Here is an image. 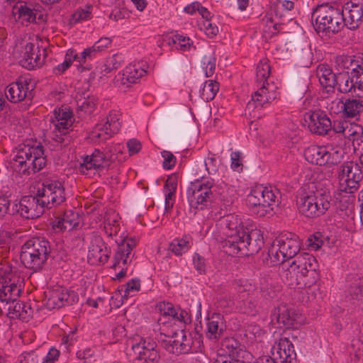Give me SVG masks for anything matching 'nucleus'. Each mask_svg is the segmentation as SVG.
<instances>
[{"instance_id":"20e7f679","label":"nucleus","mask_w":363,"mask_h":363,"mask_svg":"<svg viewBox=\"0 0 363 363\" xmlns=\"http://www.w3.org/2000/svg\"><path fill=\"white\" fill-rule=\"evenodd\" d=\"M279 203V191L272 186L263 185L252 187L246 198L249 209L259 216L272 214Z\"/></svg>"},{"instance_id":"7c9ffc66","label":"nucleus","mask_w":363,"mask_h":363,"mask_svg":"<svg viewBox=\"0 0 363 363\" xmlns=\"http://www.w3.org/2000/svg\"><path fill=\"white\" fill-rule=\"evenodd\" d=\"M80 223V217L78 213L69 210L65 211L62 216L56 218L53 222V228L56 230L70 231L76 228Z\"/></svg>"},{"instance_id":"ea45409f","label":"nucleus","mask_w":363,"mask_h":363,"mask_svg":"<svg viewBox=\"0 0 363 363\" xmlns=\"http://www.w3.org/2000/svg\"><path fill=\"white\" fill-rule=\"evenodd\" d=\"M177 187V180L176 176L169 177L164 186L165 196V210L170 211L174 203V194Z\"/></svg>"},{"instance_id":"4468645a","label":"nucleus","mask_w":363,"mask_h":363,"mask_svg":"<svg viewBox=\"0 0 363 363\" xmlns=\"http://www.w3.org/2000/svg\"><path fill=\"white\" fill-rule=\"evenodd\" d=\"M120 128V114L116 111H111L106 118L95 125L89 138L94 143H100L117 133Z\"/></svg>"},{"instance_id":"4d7b16f0","label":"nucleus","mask_w":363,"mask_h":363,"mask_svg":"<svg viewBox=\"0 0 363 363\" xmlns=\"http://www.w3.org/2000/svg\"><path fill=\"white\" fill-rule=\"evenodd\" d=\"M123 62V57L120 54L113 55L106 61V67L108 72L118 69Z\"/></svg>"},{"instance_id":"79ce46f5","label":"nucleus","mask_w":363,"mask_h":363,"mask_svg":"<svg viewBox=\"0 0 363 363\" xmlns=\"http://www.w3.org/2000/svg\"><path fill=\"white\" fill-rule=\"evenodd\" d=\"M305 159L310 163L323 166V145H311L304 151Z\"/></svg>"},{"instance_id":"dca6fc26","label":"nucleus","mask_w":363,"mask_h":363,"mask_svg":"<svg viewBox=\"0 0 363 363\" xmlns=\"http://www.w3.org/2000/svg\"><path fill=\"white\" fill-rule=\"evenodd\" d=\"M222 346L228 355L218 357L213 363H247L252 359V354L234 338L225 339Z\"/></svg>"},{"instance_id":"6e6d98bb","label":"nucleus","mask_w":363,"mask_h":363,"mask_svg":"<svg viewBox=\"0 0 363 363\" xmlns=\"http://www.w3.org/2000/svg\"><path fill=\"white\" fill-rule=\"evenodd\" d=\"M211 18H203L204 21L201 26V29L204 31L209 38L216 36L218 33V28L211 21Z\"/></svg>"},{"instance_id":"ddd939ff","label":"nucleus","mask_w":363,"mask_h":363,"mask_svg":"<svg viewBox=\"0 0 363 363\" xmlns=\"http://www.w3.org/2000/svg\"><path fill=\"white\" fill-rule=\"evenodd\" d=\"M35 194L41 198L42 204L47 207L60 205L65 201V187L57 180L46 181L38 185Z\"/></svg>"},{"instance_id":"b1692460","label":"nucleus","mask_w":363,"mask_h":363,"mask_svg":"<svg viewBox=\"0 0 363 363\" xmlns=\"http://www.w3.org/2000/svg\"><path fill=\"white\" fill-rule=\"evenodd\" d=\"M274 315L278 323L286 329H298L306 323V318L299 310L289 308L285 305L279 306L275 308Z\"/></svg>"},{"instance_id":"5701e85b","label":"nucleus","mask_w":363,"mask_h":363,"mask_svg":"<svg viewBox=\"0 0 363 363\" xmlns=\"http://www.w3.org/2000/svg\"><path fill=\"white\" fill-rule=\"evenodd\" d=\"M213 186V181L208 178H203L202 179H196L191 182L190 189L191 196H189V200L196 208L201 206H206L212 197L211 188Z\"/></svg>"},{"instance_id":"c756f323","label":"nucleus","mask_w":363,"mask_h":363,"mask_svg":"<svg viewBox=\"0 0 363 363\" xmlns=\"http://www.w3.org/2000/svg\"><path fill=\"white\" fill-rule=\"evenodd\" d=\"M50 121L53 124L55 131L57 130L60 133H65L72 124V112L69 108H55L53 111Z\"/></svg>"},{"instance_id":"49530a36","label":"nucleus","mask_w":363,"mask_h":363,"mask_svg":"<svg viewBox=\"0 0 363 363\" xmlns=\"http://www.w3.org/2000/svg\"><path fill=\"white\" fill-rule=\"evenodd\" d=\"M271 73V67L269 60L263 58L259 60L256 67V77L257 81L267 82Z\"/></svg>"},{"instance_id":"58836bf2","label":"nucleus","mask_w":363,"mask_h":363,"mask_svg":"<svg viewBox=\"0 0 363 363\" xmlns=\"http://www.w3.org/2000/svg\"><path fill=\"white\" fill-rule=\"evenodd\" d=\"M193 245V240L189 235L174 239L169 244V249L177 256L186 253Z\"/></svg>"},{"instance_id":"7ed1b4c3","label":"nucleus","mask_w":363,"mask_h":363,"mask_svg":"<svg viewBox=\"0 0 363 363\" xmlns=\"http://www.w3.org/2000/svg\"><path fill=\"white\" fill-rule=\"evenodd\" d=\"M46 164L44 149L40 145H23L16 150L11 161L13 171L30 174L42 169Z\"/></svg>"},{"instance_id":"6e6552de","label":"nucleus","mask_w":363,"mask_h":363,"mask_svg":"<svg viewBox=\"0 0 363 363\" xmlns=\"http://www.w3.org/2000/svg\"><path fill=\"white\" fill-rule=\"evenodd\" d=\"M49 243L39 238L27 240L21 247L20 259L25 267L37 271L48 258Z\"/></svg>"},{"instance_id":"39448f33","label":"nucleus","mask_w":363,"mask_h":363,"mask_svg":"<svg viewBox=\"0 0 363 363\" xmlns=\"http://www.w3.org/2000/svg\"><path fill=\"white\" fill-rule=\"evenodd\" d=\"M332 196L330 191L324 187L316 186L314 190L301 195L297 206L301 213L308 218L324 215L330 208Z\"/></svg>"},{"instance_id":"aec40b11","label":"nucleus","mask_w":363,"mask_h":363,"mask_svg":"<svg viewBox=\"0 0 363 363\" xmlns=\"http://www.w3.org/2000/svg\"><path fill=\"white\" fill-rule=\"evenodd\" d=\"M40 6L31 3L19 2L12 9V18L17 25L28 26L41 18Z\"/></svg>"},{"instance_id":"1a4fd4ad","label":"nucleus","mask_w":363,"mask_h":363,"mask_svg":"<svg viewBox=\"0 0 363 363\" xmlns=\"http://www.w3.org/2000/svg\"><path fill=\"white\" fill-rule=\"evenodd\" d=\"M301 249L298 236L292 233L281 234L276 238L268 250V256L273 264L294 257Z\"/></svg>"},{"instance_id":"6ab92c4d","label":"nucleus","mask_w":363,"mask_h":363,"mask_svg":"<svg viewBox=\"0 0 363 363\" xmlns=\"http://www.w3.org/2000/svg\"><path fill=\"white\" fill-rule=\"evenodd\" d=\"M77 295L74 291L58 286L45 292L43 305L49 310L59 308L65 305H70L77 301Z\"/></svg>"},{"instance_id":"473e14b6","label":"nucleus","mask_w":363,"mask_h":363,"mask_svg":"<svg viewBox=\"0 0 363 363\" xmlns=\"http://www.w3.org/2000/svg\"><path fill=\"white\" fill-rule=\"evenodd\" d=\"M140 289V282L138 279H131L126 284L123 285L114 293L112 296V301L115 300V306H121L124 300H127L128 297L133 296Z\"/></svg>"},{"instance_id":"c03bdc74","label":"nucleus","mask_w":363,"mask_h":363,"mask_svg":"<svg viewBox=\"0 0 363 363\" xmlns=\"http://www.w3.org/2000/svg\"><path fill=\"white\" fill-rule=\"evenodd\" d=\"M218 90L219 85L217 82L206 80L200 89V96L204 101H209L214 99Z\"/></svg>"},{"instance_id":"9d476101","label":"nucleus","mask_w":363,"mask_h":363,"mask_svg":"<svg viewBox=\"0 0 363 363\" xmlns=\"http://www.w3.org/2000/svg\"><path fill=\"white\" fill-rule=\"evenodd\" d=\"M21 290L20 276L16 270L6 263L0 265V300L1 301H15Z\"/></svg>"},{"instance_id":"603ef678","label":"nucleus","mask_w":363,"mask_h":363,"mask_svg":"<svg viewBox=\"0 0 363 363\" xmlns=\"http://www.w3.org/2000/svg\"><path fill=\"white\" fill-rule=\"evenodd\" d=\"M273 7L276 15L281 17L284 12L291 11L294 9V3L290 0H277Z\"/></svg>"},{"instance_id":"338daca9","label":"nucleus","mask_w":363,"mask_h":363,"mask_svg":"<svg viewBox=\"0 0 363 363\" xmlns=\"http://www.w3.org/2000/svg\"><path fill=\"white\" fill-rule=\"evenodd\" d=\"M323 244L319 234H315L308 238V246L312 250H318Z\"/></svg>"},{"instance_id":"0eeeda50","label":"nucleus","mask_w":363,"mask_h":363,"mask_svg":"<svg viewBox=\"0 0 363 363\" xmlns=\"http://www.w3.org/2000/svg\"><path fill=\"white\" fill-rule=\"evenodd\" d=\"M318 268V263L314 256L308 253H301L294 258L288 270L296 277L297 285L311 287L317 281Z\"/></svg>"},{"instance_id":"423d86ee","label":"nucleus","mask_w":363,"mask_h":363,"mask_svg":"<svg viewBox=\"0 0 363 363\" xmlns=\"http://www.w3.org/2000/svg\"><path fill=\"white\" fill-rule=\"evenodd\" d=\"M311 20L318 33H335L344 27L343 11L328 5L317 6L312 13Z\"/></svg>"},{"instance_id":"9b49d317","label":"nucleus","mask_w":363,"mask_h":363,"mask_svg":"<svg viewBox=\"0 0 363 363\" xmlns=\"http://www.w3.org/2000/svg\"><path fill=\"white\" fill-rule=\"evenodd\" d=\"M37 41L35 36L26 35L16 45V57L21 65L28 69H34L42 64Z\"/></svg>"},{"instance_id":"680f3d73","label":"nucleus","mask_w":363,"mask_h":363,"mask_svg":"<svg viewBox=\"0 0 363 363\" xmlns=\"http://www.w3.org/2000/svg\"><path fill=\"white\" fill-rule=\"evenodd\" d=\"M219 163V160L213 156L208 157L204 161L206 169L210 174L217 172Z\"/></svg>"},{"instance_id":"3c124183","label":"nucleus","mask_w":363,"mask_h":363,"mask_svg":"<svg viewBox=\"0 0 363 363\" xmlns=\"http://www.w3.org/2000/svg\"><path fill=\"white\" fill-rule=\"evenodd\" d=\"M216 59L213 53L205 55L202 60V68L206 77H208L213 74L216 69Z\"/></svg>"},{"instance_id":"bb28decb","label":"nucleus","mask_w":363,"mask_h":363,"mask_svg":"<svg viewBox=\"0 0 363 363\" xmlns=\"http://www.w3.org/2000/svg\"><path fill=\"white\" fill-rule=\"evenodd\" d=\"M271 355L274 363H291L296 352L292 342L286 337H281L272 347Z\"/></svg>"},{"instance_id":"8fccbe9b","label":"nucleus","mask_w":363,"mask_h":363,"mask_svg":"<svg viewBox=\"0 0 363 363\" xmlns=\"http://www.w3.org/2000/svg\"><path fill=\"white\" fill-rule=\"evenodd\" d=\"M172 43L175 48L182 51L190 50L193 47V41L187 36L176 34L172 37Z\"/></svg>"},{"instance_id":"e2e57ef3","label":"nucleus","mask_w":363,"mask_h":363,"mask_svg":"<svg viewBox=\"0 0 363 363\" xmlns=\"http://www.w3.org/2000/svg\"><path fill=\"white\" fill-rule=\"evenodd\" d=\"M126 146L129 156L136 155L142 150L141 143L135 138H132L128 140Z\"/></svg>"},{"instance_id":"f3484780","label":"nucleus","mask_w":363,"mask_h":363,"mask_svg":"<svg viewBox=\"0 0 363 363\" xmlns=\"http://www.w3.org/2000/svg\"><path fill=\"white\" fill-rule=\"evenodd\" d=\"M333 128L336 133L342 135L345 139L352 143L355 152H363V128L361 125L342 120L335 121Z\"/></svg>"},{"instance_id":"37998d69","label":"nucleus","mask_w":363,"mask_h":363,"mask_svg":"<svg viewBox=\"0 0 363 363\" xmlns=\"http://www.w3.org/2000/svg\"><path fill=\"white\" fill-rule=\"evenodd\" d=\"M343 113L347 118H357L363 112V100L347 99L345 101Z\"/></svg>"},{"instance_id":"2f4dec72","label":"nucleus","mask_w":363,"mask_h":363,"mask_svg":"<svg viewBox=\"0 0 363 363\" xmlns=\"http://www.w3.org/2000/svg\"><path fill=\"white\" fill-rule=\"evenodd\" d=\"M225 330V324L223 315L213 313L206 322V337L210 340H217L220 337Z\"/></svg>"},{"instance_id":"f704fd0d","label":"nucleus","mask_w":363,"mask_h":363,"mask_svg":"<svg viewBox=\"0 0 363 363\" xmlns=\"http://www.w3.org/2000/svg\"><path fill=\"white\" fill-rule=\"evenodd\" d=\"M28 84L23 82H16L10 84L6 89L5 94L9 101L12 103L22 101L27 96Z\"/></svg>"},{"instance_id":"a211bd4d","label":"nucleus","mask_w":363,"mask_h":363,"mask_svg":"<svg viewBox=\"0 0 363 363\" xmlns=\"http://www.w3.org/2000/svg\"><path fill=\"white\" fill-rule=\"evenodd\" d=\"M148 68L147 62L144 60L130 63L118 73V85L121 88H128L138 83L147 74Z\"/></svg>"},{"instance_id":"a878e982","label":"nucleus","mask_w":363,"mask_h":363,"mask_svg":"<svg viewBox=\"0 0 363 363\" xmlns=\"http://www.w3.org/2000/svg\"><path fill=\"white\" fill-rule=\"evenodd\" d=\"M304 122L311 132L318 135L327 134L332 126L330 119L321 111L306 113Z\"/></svg>"},{"instance_id":"4be33fe9","label":"nucleus","mask_w":363,"mask_h":363,"mask_svg":"<svg viewBox=\"0 0 363 363\" xmlns=\"http://www.w3.org/2000/svg\"><path fill=\"white\" fill-rule=\"evenodd\" d=\"M156 346V342L150 339L135 338L132 345L135 359L143 363H157L160 355Z\"/></svg>"},{"instance_id":"69168bd1","label":"nucleus","mask_w":363,"mask_h":363,"mask_svg":"<svg viewBox=\"0 0 363 363\" xmlns=\"http://www.w3.org/2000/svg\"><path fill=\"white\" fill-rule=\"evenodd\" d=\"M112 40L109 38H101L96 42L92 46L97 55L106 49L108 48L111 45Z\"/></svg>"},{"instance_id":"13d9d810","label":"nucleus","mask_w":363,"mask_h":363,"mask_svg":"<svg viewBox=\"0 0 363 363\" xmlns=\"http://www.w3.org/2000/svg\"><path fill=\"white\" fill-rule=\"evenodd\" d=\"M164 315H167L172 319L181 320L182 314L184 311H180L179 308H174L171 303H164Z\"/></svg>"},{"instance_id":"412c9836","label":"nucleus","mask_w":363,"mask_h":363,"mask_svg":"<svg viewBox=\"0 0 363 363\" xmlns=\"http://www.w3.org/2000/svg\"><path fill=\"white\" fill-rule=\"evenodd\" d=\"M137 245V240L135 238H126L118 245V250L115 255L113 267L121 269L117 274V278L121 279L125 277L127 270V265L132 261L133 254L132 251Z\"/></svg>"},{"instance_id":"c85d7f7f","label":"nucleus","mask_w":363,"mask_h":363,"mask_svg":"<svg viewBox=\"0 0 363 363\" xmlns=\"http://www.w3.org/2000/svg\"><path fill=\"white\" fill-rule=\"evenodd\" d=\"M166 349L174 354L188 352L191 349V340L186 337L183 330H179L166 340Z\"/></svg>"},{"instance_id":"72a5a7b5","label":"nucleus","mask_w":363,"mask_h":363,"mask_svg":"<svg viewBox=\"0 0 363 363\" xmlns=\"http://www.w3.org/2000/svg\"><path fill=\"white\" fill-rule=\"evenodd\" d=\"M121 218L115 211L109 210L106 213L102 224V230L109 238L115 237L121 230Z\"/></svg>"},{"instance_id":"5fc2aeb1","label":"nucleus","mask_w":363,"mask_h":363,"mask_svg":"<svg viewBox=\"0 0 363 363\" xmlns=\"http://www.w3.org/2000/svg\"><path fill=\"white\" fill-rule=\"evenodd\" d=\"M111 155L108 156L110 161H123L127 157V154L125 152V147L121 144H116L111 147L109 150Z\"/></svg>"},{"instance_id":"f257e3e1","label":"nucleus","mask_w":363,"mask_h":363,"mask_svg":"<svg viewBox=\"0 0 363 363\" xmlns=\"http://www.w3.org/2000/svg\"><path fill=\"white\" fill-rule=\"evenodd\" d=\"M218 225L224 237L222 241L224 251L231 256L247 254V230L240 217L234 214L227 215L219 220Z\"/></svg>"},{"instance_id":"cd10ccee","label":"nucleus","mask_w":363,"mask_h":363,"mask_svg":"<svg viewBox=\"0 0 363 363\" xmlns=\"http://www.w3.org/2000/svg\"><path fill=\"white\" fill-rule=\"evenodd\" d=\"M111 254L110 249L106 246L101 237H95L89 247L87 259L92 265L104 264L107 262Z\"/></svg>"},{"instance_id":"864d4df0","label":"nucleus","mask_w":363,"mask_h":363,"mask_svg":"<svg viewBox=\"0 0 363 363\" xmlns=\"http://www.w3.org/2000/svg\"><path fill=\"white\" fill-rule=\"evenodd\" d=\"M74 55H75V61L78 62L80 65H84L88 60H92L97 55L93 46L85 48L79 55H78L74 50Z\"/></svg>"},{"instance_id":"de8ad7c7","label":"nucleus","mask_w":363,"mask_h":363,"mask_svg":"<svg viewBox=\"0 0 363 363\" xmlns=\"http://www.w3.org/2000/svg\"><path fill=\"white\" fill-rule=\"evenodd\" d=\"M92 11L93 6L90 4L80 7L72 14V20L74 23L88 21L92 18Z\"/></svg>"},{"instance_id":"bf43d9fd","label":"nucleus","mask_w":363,"mask_h":363,"mask_svg":"<svg viewBox=\"0 0 363 363\" xmlns=\"http://www.w3.org/2000/svg\"><path fill=\"white\" fill-rule=\"evenodd\" d=\"M162 157L164 159L162 166L165 169H172L177 162L174 155L169 151L164 150L162 152Z\"/></svg>"},{"instance_id":"f03ea898","label":"nucleus","mask_w":363,"mask_h":363,"mask_svg":"<svg viewBox=\"0 0 363 363\" xmlns=\"http://www.w3.org/2000/svg\"><path fill=\"white\" fill-rule=\"evenodd\" d=\"M336 64L340 69L351 70L337 75L335 84L342 93H351L359 98L363 97V59L355 60L352 56H338Z\"/></svg>"},{"instance_id":"4c0bfd02","label":"nucleus","mask_w":363,"mask_h":363,"mask_svg":"<svg viewBox=\"0 0 363 363\" xmlns=\"http://www.w3.org/2000/svg\"><path fill=\"white\" fill-rule=\"evenodd\" d=\"M316 74L323 87L333 89L337 76L333 73L330 67L325 65H320L317 67Z\"/></svg>"},{"instance_id":"0e129e2a","label":"nucleus","mask_w":363,"mask_h":363,"mask_svg":"<svg viewBox=\"0 0 363 363\" xmlns=\"http://www.w3.org/2000/svg\"><path fill=\"white\" fill-rule=\"evenodd\" d=\"M96 104V99L94 96H89L84 99L79 106L85 112L91 113L95 109Z\"/></svg>"},{"instance_id":"c9c22d12","label":"nucleus","mask_w":363,"mask_h":363,"mask_svg":"<svg viewBox=\"0 0 363 363\" xmlns=\"http://www.w3.org/2000/svg\"><path fill=\"white\" fill-rule=\"evenodd\" d=\"M343 149L337 145H323V166L330 167L337 164L342 160Z\"/></svg>"},{"instance_id":"052dcab7","label":"nucleus","mask_w":363,"mask_h":363,"mask_svg":"<svg viewBox=\"0 0 363 363\" xmlns=\"http://www.w3.org/2000/svg\"><path fill=\"white\" fill-rule=\"evenodd\" d=\"M231 168L236 172L242 169V153L239 151L233 152L230 154Z\"/></svg>"},{"instance_id":"a19ab883","label":"nucleus","mask_w":363,"mask_h":363,"mask_svg":"<svg viewBox=\"0 0 363 363\" xmlns=\"http://www.w3.org/2000/svg\"><path fill=\"white\" fill-rule=\"evenodd\" d=\"M247 237V250L251 253L257 252L264 245V238L260 230L255 228L250 231L245 227Z\"/></svg>"},{"instance_id":"f8f14e48","label":"nucleus","mask_w":363,"mask_h":363,"mask_svg":"<svg viewBox=\"0 0 363 363\" xmlns=\"http://www.w3.org/2000/svg\"><path fill=\"white\" fill-rule=\"evenodd\" d=\"M279 82H263L262 86L252 95V99L248 102L245 109L246 113L248 112L251 115V112L253 111L252 117H258L254 109L267 107L275 101L279 96Z\"/></svg>"},{"instance_id":"2eb2a0df","label":"nucleus","mask_w":363,"mask_h":363,"mask_svg":"<svg viewBox=\"0 0 363 363\" xmlns=\"http://www.w3.org/2000/svg\"><path fill=\"white\" fill-rule=\"evenodd\" d=\"M362 179V170L357 164L347 162L342 164L338 172L339 189L341 191L353 192L359 187Z\"/></svg>"},{"instance_id":"09e8293b","label":"nucleus","mask_w":363,"mask_h":363,"mask_svg":"<svg viewBox=\"0 0 363 363\" xmlns=\"http://www.w3.org/2000/svg\"><path fill=\"white\" fill-rule=\"evenodd\" d=\"M74 61H75L74 50L69 49L66 52L63 62L54 67L53 73L57 75L62 74L72 65Z\"/></svg>"},{"instance_id":"a18cd8bd","label":"nucleus","mask_w":363,"mask_h":363,"mask_svg":"<svg viewBox=\"0 0 363 363\" xmlns=\"http://www.w3.org/2000/svg\"><path fill=\"white\" fill-rule=\"evenodd\" d=\"M184 12L189 15L199 13L203 18H211V13L199 1H194L184 8Z\"/></svg>"},{"instance_id":"393cba45","label":"nucleus","mask_w":363,"mask_h":363,"mask_svg":"<svg viewBox=\"0 0 363 363\" xmlns=\"http://www.w3.org/2000/svg\"><path fill=\"white\" fill-rule=\"evenodd\" d=\"M45 207L42 204L41 198L35 196H23L17 203L14 204L15 210L26 219H34L40 217Z\"/></svg>"},{"instance_id":"e433bc0d","label":"nucleus","mask_w":363,"mask_h":363,"mask_svg":"<svg viewBox=\"0 0 363 363\" xmlns=\"http://www.w3.org/2000/svg\"><path fill=\"white\" fill-rule=\"evenodd\" d=\"M109 161L108 157L105 156L103 152L95 150L91 155H87L84 158L82 171L84 172V168L86 169L104 168L108 164Z\"/></svg>"},{"instance_id":"774afa93","label":"nucleus","mask_w":363,"mask_h":363,"mask_svg":"<svg viewBox=\"0 0 363 363\" xmlns=\"http://www.w3.org/2000/svg\"><path fill=\"white\" fill-rule=\"evenodd\" d=\"M60 354V352L58 350L52 347L43 359L42 363H55L58 360Z\"/></svg>"}]
</instances>
